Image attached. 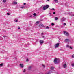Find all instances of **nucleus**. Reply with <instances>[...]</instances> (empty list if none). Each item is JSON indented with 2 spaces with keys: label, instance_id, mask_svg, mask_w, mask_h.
<instances>
[{
  "label": "nucleus",
  "instance_id": "603ef678",
  "mask_svg": "<svg viewBox=\"0 0 74 74\" xmlns=\"http://www.w3.org/2000/svg\"><path fill=\"white\" fill-rule=\"evenodd\" d=\"M60 50H61V51H62V49H60Z\"/></svg>",
  "mask_w": 74,
  "mask_h": 74
},
{
  "label": "nucleus",
  "instance_id": "4c0bfd02",
  "mask_svg": "<svg viewBox=\"0 0 74 74\" xmlns=\"http://www.w3.org/2000/svg\"><path fill=\"white\" fill-rule=\"evenodd\" d=\"M41 34L42 35H43V34H44V33H41Z\"/></svg>",
  "mask_w": 74,
  "mask_h": 74
},
{
  "label": "nucleus",
  "instance_id": "c756f323",
  "mask_svg": "<svg viewBox=\"0 0 74 74\" xmlns=\"http://www.w3.org/2000/svg\"><path fill=\"white\" fill-rule=\"evenodd\" d=\"M7 15H10V13H7Z\"/></svg>",
  "mask_w": 74,
  "mask_h": 74
},
{
  "label": "nucleus",
  "instance_id": "cd10ccee",
  "mask_svg": "<svg viewBox=\"0 0 74 74\" xmlns=\"http://www.w3.org/2000/svg\"><path fill=\"white\" fill-rule=\"evenodd\" d=\"M67 48H69V47H70V46H69V45H67Z\"/></svg>",
  "mask_w": 74,
  "mask_h": 74
},
{
  "label": "nucleus",
  "instance_id": "1a4fd4ad",
  "mask_svg": "<svg viewBox=\"0 0 74 74\" xmlns=\"http://www.w3.org/2000/svg\"><path fill=\"white\" fill-rule=\"evenodd\" d=\"M20 67H21V68H23V67H24V66L23 65V64H20Z\"/></svg>",
  "mask_w": 74,
  "mask_h": 74
},
{
  "label": "nucleus",
  "instance_id": "6ab92c4d",
  "mask_svg": "<svg viewBox=\"0 0 74 74\" xmlns=\"http://www.w3.org/2000/svg\"><path fill=\"white\" fill-rule=\"evenodd\" d=\"M42 67H44V68H45V65H44L43 64L42 65Z\"/></svg>",
  "mask_w": 74,
  "mask_h": 74
},
{
  "label": "nucleus",
  "instance_id": "6e6552de",
  "mask_svg": "<svg viewBox=\"0 0 74 74\" xmlns=\"http://www.w3.org/2000/svg\"><path fill=\"white\" fill-rule=\"evenodd\" d=\"M69 15L71 16H74V14H73V13L71 12L69 13Z\"/></svg>",
  "mask_w": 74,
  "mask_h": 74
},
{
  "label": "nucleus",
  "instance_id": "f3484780",
  "mask_svg": "<svg viewBox=\"0 0 74 74\" xmlns=\"http://www.w3.org/2000/svg\"><path fill=\"white\" fill-rule=\"evenodd\" d=\"M54 69H55V68H54V67H52L51 66V70H54Z\"/></svg>",
  "mask_w": 74,
  "mask_h": 74
},
{
  "label": "nucleus",
  "instance_id": "aec40b11",
  "mask_svg": "<svg viewBox=\"0 0 74 74\" xmlns=\"http://www.w3.org/2000/svg\"><path fill=\"white\" fill-rule=\"evenodd\" d=\"M25 71H26V69H24V70L23 71V73H25Z\"/></svg>",
  "mask_w": 74,
  "mask_h": 74
},
{
  "label": "nucleus",
  "instance_id": "5701e85b",
  "mask_svg": "<svg viewBox=\"0 0 74 74\" xmlns=\"http://www.w3.org/2000/svg\"><path fill=\"white\" fill-rule=\"evenodd\" d=\"M51 25H52V26H54L55 25V24H54V23H52Z\"/></svg>",
  "mask_w": 74,
  "mask_h": 74
},
{
  "label": "nucleus",
  "instance_id": "39448f33",
  "mask_svg": "<svg viewBox=\"0 0 74 74\" xmlns=\"http://www.w3.org/2000/svg\"><path fill=\"white\" fill-rule=\"evenodd\" d=\"M59 46V43H58L57 44L55 45V48H58Z\"/></svg>",
  "mask_w": 74,
  "mask_h": 74
},
{
  "label": "nucleus",
  "instance_id": "9b49d317",
  "mask_svg": "<svg viewBox=\"0 0 74 74\" xmlns=\"http://www.w3.org/2000/svg\"><path fill=\"white\" fill-rule=\"evenodd\" d=\"M63 67H64V68H66L67 67V65L65 64H64Z\"/></svg>",
  "mask_w": 74,
  "mask_h": 74
},
{
  "label": "nucleus",
  "instance_id": "4468645a",
  "mask_svg": "<svg viewBox=\"0 0 74 74\" xmlns=\"http://www.w3.org/2000/svg\"><path fill=\"white\" fill-rule=\"evenodd\" d=\"M31 69H32V67H31V66H30L28 67V70H30Z\"/></svg>",
  "mask_w": 74,
  "mask_h": 74
},
{
  "label": "nucleus",
  "instance_id": "20e7f679",
  "mask_svg": "<svg viewBox=\"0 0 74 74\" xmlns=\"http://www.w3.org/2000/svg\"><path fill=\"white\" fill-rule=\"evenodd\" d=\"M64 33L65 36H69V33L67 31H64Z\"/></svg>",
  "mask_w": 74,
  "mask_h": 74
},
{
  "label": "nucleus",
  "instance_id": "412c9836",
  "mask_svg": "<svg viewBox=\"0 0 74 74\" xmlns=\"http://www.w3.org/2000/svg\"><path fill=\"white\" fill-rule=\"evenodd\" d=\"M3 63L1 64H0V66H3Z\"/></svg>",
  "mask_w": 74,
  "mask_h": 74
},
{
  "label": "nucleus",
  "instance_id": "393cba45",
  "mask_svg": "<svg viewBox=\"0 0 74 74\" xmlns=\"http://www.w3.org/2000/svg\"><path fill=\"white\" fill-rule=\"evenodd\" d=\"M66 25V23H64V26H65Z\"/></svg>",
  "mask_w": 74,
  "mask_h": 74
},
{
  "label": "nucleus",
  "instance_id": "423d86ee",
  "mask_svg": "<svg viewBox=\"0 0 74 74\" xmlns=\"http://www.w3.org/2000/svg\"><path fill=\"white\" fill-rule=\"evenodd\" d=\"M44 42V40H40L39 41V42L41 45H42V44Z\"/></svg>",
  "mask_w": 74,
  "mask_h": 74
},
{
  "label": "nucleus",
  "instance_id": "a19ab883",
  "mask_svg": "<svg viewBox=\"0 0 74 74\" xmlns=\"http://www.w3.org/2000/svg\"><path fill=\"white\" fill-rule=\"evenodd\" d=\"M18 29H20V27H18Z\"/></svg>",
  "mask_w": 74,
  "mask_h": 74
},
{
  "label": "nucleus",
  "instance_id": "37998d69",
  "mask_svg": "<svg viewBox=\"0 0 74 74\" xmlns=\"http://www.w3.org/2000/svg\"><path fill=\"white\" fill-rule=\"evenodd\" d=\"M55 19H58V17H56Z\"/></svg>",
  "mask_w": 74,
  "mask_h": 74
},
{
  "label": "nucleus",
  "instance_id": "72a5a7b5",
  "mask_svg": "<svg viewBox=\"0 0 74 74\" xmlns=\"http://www.w3.org/2000/svg\"><path fill=\"white\" fill-rule=\"evenodd\" d=\"M70 49H72V47L71 46H70Z\"/></svg>",
  "mask_w": 74,
  "mask_h": 74
},
{
  "label": "nucleus",
  "instance_id": "c9c22d12",
  "mask_svg": "<svg viewBox=\"0 0 74 74\" xmlns=\"http://www.w3.org/2000/svg\"><path fill=\"white\" fill-rule=\"evenodd\" d=\"M26 61H27V62H28V61H29V60L27 59Z\"/></svg>",
  "mask_w": 74,
  "mask_h": 74
},
{
  "label": "nucleus",
  "instance_id": "f704fd0d",
  "mask_svg": "<svg viewBox=\"0 0 74 74\" xmlns=\"http://www.w3.org/2000/svg\"><path fill=\"white\" fill-rule=\"evenodd\" d=\"M51 10H55V9L54 8H52V9H51Z\"/></svg>",
  "mask_w": 74,
  "mask_h": 74
},
{
  "label": "nucleus",
  "instance_id": "a18cd8bd",
  "mask_svg": "<svg viewBox=\"0 0 74 74\" xmlns=\"http://www.w3.org/2000/svg\"><path fill=\"white\" fill-rule=\"evenodd\" d=\"M5 37H6V36H3V37H4V38Z\"/></svg>",
  "mask_w": 74,
  "mask_h": 74
},
{
  "label": "nucleus",
  "instance_id": "2f4dec72",
  "mask_svg": "<svg viewBox=\"0 0 74 74\" xmlns=\"http://www.w3.org/2000/svg\"><path fill=\"white\" fill-rule=\"evenodd\" d=\"M43 21V20L42 19H40V21Z\"/></svg>",
  "mask_w": 74,
  "mask_h": 74
},
{
  "label": "nucleus",
  "instance_id": "f257e3e1",
  "mask_svg": "<svg viewBox=\"0 0 74 74\" xmlns=\"http://www.w3.org/2000/svg\"><path fill=\"white\" fill-rule=\"evenodd\" d=\"M60 62V60L59 59H58L57 58H55L54 59V62L55 64H58V63H59V62Z\"/></svg>",
  "mask_w": 74,
  "mask_h": 74
},
{
  "label": "nucleus",
  "instance_id": "ddd939ff",
  "mask_svg": "<svg viewBox=\"0 0 74 74\" xmlns=\"http://www.w3.org/2000/svg\"><path fill=\"white\" fill-rule=\"evenodd\" d=\"M64 21H65V19H62L61 20V21L62 22H64Z\"/></svg>",
  "mask_w": 74,
  "mask_h": 74
},
{
  "label": "nucleus",
  "instance_id": "09e8293b",
  "mask_svg": "<svg viewBox=\"0 0 74 74\" xmlns=\"http://www.w3.org/2000/svg\"><path fill=\"white\" fill-rule=\"evenodd\" d=\"M15 59L16 60V59H17V58H15Z\"/></svg>",
  "mask_w": 74,
  "mask_h": 74
},
{
  "label": "nucleus",
  "instance_id": "a878e982",
  "mask_svg": "<svg viewBox=\"0 0 74 74\" xmlns=\"http://www.w3.org/2000/svg\"><path fill=\"white\" fill-rule=\"evenodd\" d=\"M6 0H3V1L4 2H6Z\"/></svg>",
  "mask_w": 74,
  "mask_h": 74
},
{
  "label": "nucleus",
  "instance_id": "7c9ffc66",
  "mask_svg": "<svg viewBox=\"0 0 74 74\" xmlns=\"http://www.w3.org/2000/svg\"><path fill=\"white\" fill-rule=\"evenodd\" d=\"M72 58H74V54L72 56Z\"/></svg>",
  "mask_w": 74,
  "mask_h": 74
},
{
  "label": "nucleus",
  "instance_id": "49530a36",
  "mask_svg": "<svg viewBox=\"0 0 74 74\" xmlns=\"http://www.w3.org/2000/svg\"><path fill=\"white\" fill-rule=\"evenodd\" d=\"M53 14H55L56 13L55 12H53Z\"/></svg>",
  "mask_w": 74,
  "mask_h": 74
},
{
  "label": "nucleus",
  "instance_id": "2eb2a0df",
  "mask_svg": "<svg viewBox=\"0 0 74 74\" xmlns=\"http://www.w3.org/2000/svg\"><path fill=\"white\" fill-rule=\"evenodd\" d=\"M52 73V71H49V72L47 73V74H50L51 73Z\"/></svg>",
  "mask_w": 74,
  "mask_h": 74
},
{
  "label": "nucleus",
  "instance_id": "a211bd4d",
  "mask_svg": "<svg viewBox=\"0 0 74 74\" xmlns=\"http://www.w3.org/2000/svg\"><path fill=\"white\" fill-rule=\"evenodd\" d=\"M45 29H49V27L48 26H47L45 27Z\"/></svg>",
  "mask_w": 74,
  "mask_h": 74
},
{
  "label": "nucleus",
  "instance_id": "7ed1b4c3",
  "mask_svg": "<svg viewBox=\"0 0 74 74\" xmlns=\"http://www.w3.org/2000/svg\"><path fill=\"white\" fill-rule=\"evenodd\" d=\"M49 7V5H46L44 6L43 7V9L44 10H47V9H48V8Z\"/></svg>",
  "mask_w": 74,
  "mask_h": 74
},
{
  "label": "nucleus",
  "instance_id": "c85d7f7f",
  "mask_svg": "<svg viewBox=\"0 0 74 74\" xmlns=\"http://www.w3.org/2000/svg\"><path fill=\"white\" fill-rule=\"evenodd\" d=\"M71 66L72 67H74V64H72Z\"/></svg>",
  "mask_w": 74,
  "mask_h": 74
},
{
  "label": "nucleus",
  "instance_id": "473e14b6",
  "mask_svg": "<svg viewBox=\"0 0 74 74\" xmlns=\"http://www.w3.org/2000/svg\"><path fill=\"white\" fill-rule=\"evenodd\" d=\"M43 16H40V18H43Z\"/></svg>",
  "mask_w": 74,
  "mask_h": 74
},
{
  "label": "nucleus",
  "instance_id": "dca6fc26",
  "mask_svg": "<svg viewBox=\"0 0 74 74\" xmlns=\"http://www.w3.org/2000/svg\"><path fill=\"white\" fill-rule=\"evenodd\" d=\"M33 15H34V16H37V15H36V14L35 13H34V14H33Z\"/></svg>",
  "mask_w": 74,
  "mask_h": 74
},
{
  "label": "nucleus",
  "instance_id": "de8ad7c7",
  "mask_svg": "<svg viewBox=\"0 0 74 74\" xmlns=\"http://www.w3.org/2000/svg\"><path fill=\"white\" fill-rule=\"evenodd\" d=\"M25 46L26 47H27V46H26V45H25Z\"/></svg>",
  "mask_w": 74,
  "mask_h": 74
},
{
  "label": "nucleus",
  "instance_id": "e433bc0d",
  "mask_svg": "<svg viewBox=\"0 0 74 74\" xmlns=\"http://www.w3.org/2000/svg\"><path fill=\"white\" fill-rule=\"evenodd\" d=\"M30 17L31 18H32V15H31L30 16Z\"/></svg>",
  "mask_w": 74,
  "mask_h": 74
},
{
  "label": "nucleus",
  "instance_id": "8fccbe9b",
  "mask_svg": "<svg viewBox=\"0 0 74 74\" xmlns=\"http://www.w3.org/2000/svg\"><path fill=\"white\" fill-rule=\"evenodd\" d=\"M42 38H44V36H42Z\"/></svg>",
  "mask_w": 74,
  "mask_h": 74
},
{
  "label": "nucleus",
  "instance_id": "ea45409f",
  "mask_svg": "<svg viewBox=\"0 0 74 74\" xmlns=\"http://www.w3.org/2000/svg\"><path fill=\"white\" fill-rule=\"evenodd\" d=\"M58 19H55V21H57L58 20Z\"/></svg>",
  "mask_w": 74,
  "mask_h": 74
},
{
  "label": "nucleus",
  "instance_id": "bb28decb",
  "mask_svg": "<svg viewBox=\"0 0 74 74\" xmlns=\"http://www.w3.org/2000/svg\"><path fill=\"white\" fill-rule=\"evenodd\" d=\"M54 1L56 2H58V0H54Z\"/></svg>",
  "mask_w": 74,
  "mask_h": 74
},
{
  "label": "nucleus",
  "instance_id": "3c124183",
  "mask_svg": "<svg viewBox=\"0 0 74 74\" xmlns=\"http://www.w3.org/2000/svg\"><path fill=\"white\" fill-rule=\"evenodd\" d=\"M47 0V1H49V0Z\"/></svg>",
  "mask_w": 74,
  "mask_h": 74
},
{
  "label": "nucleus",
  "instance_id": "b1692460",
  "mask_svg": "<svg viewBox=\"0 0 74 74\" xmlns=\"http://www.w3.org/2000/svg\"><path fill=\"white\" fill-rule=\"evenodd\" d=\"M14 21H15V22H18V20H17L16 19L14 20Z\"/></svg>",
  "mask_w": 74,
  "mask_h": 74
},
{
  "label": "nucleus",
  "instance_id": "f8f14e48",
  "mask_svg": "<svg viewBox=\"0 0 74 74\" xmlns=\"http://www.w3.org/2000/svg\"><path fill=\"white\" fill-rule=\"evenodd\" d=\"M17 2H14L12 3V4H17Z\"/></svg>",
  "mask_w": 74,
  "mask_h": 74
},
{
  "label": "nucleus",
  "instance_id": "c03bdc74",
  "mask_svg": "<svg viewBox=\"0 0 74 74\" xmlns=\"http://www.w3.org/2000/svg\"><path fill=\"white\" fill-rule=\"evenodd\" d=\"M4 32H6V30H4L3 31Z\"/></svg>",
  "mask_w": 74,
  "mask_h": 74
},
{
  "label": "nucleus",
  "instance_id": "79ce46f5",
  "mask_svg": "<svg viewBox=\"0 0 74 74\" xmlns=\"http://www.w3.org/2000/svg\"><path fill=\"white\" fill-rule=\"evenodd\" d=\"M24 5H26V3H24L23 4Z\"/></svg>",
  "mask_w": 74,
  "mask_h": 74
},
{
  "label": "nucleus",
  "instance_id": "0eeeda50",
  "mask_svg": "<svg viewBox=\"0 0 74 74\" xmlns=\"http://www.w3.org/2000/svg\"><path fill=\"white\" fill-rule=\"evenodd\" d=\"M40 27H42L44 26V25L42 24H41L39 25Z\"/></svg>",
  "mask_w": 74,
  "mask_h": 74
},
{
  "label": "nucleus",
  "instance_id": "f03ea898",
  "mask_svg": "<svg viewBox=\"0 0 74 74\" xmlns=\"http://www.w3.org/2000/svg\"><path fill=\"white\" fill-rule=\"evenodd\" d=\"M64 42L66 43H68V44H69L70 42V39H65L64 40Z\"/></svg>",
  "mask_w": 74,
  "mask_h": 74
},
{
  "label": "nucleus",
  "instance_id": "9d476101",
  "mask_svg": "<svg viewBox=\"0 0 74 74\" xmlns=\"http://www.w3.org/2000/svg\"><path fill=\"white\" fill-rule=\"evenodd\" d=\"M40 21H37L36 23V25H38V24H39V23H40Z\"/></svg>",
  "mask_w": 74,
  "mask_h": 74
},
{
  "label": "nucleus",
  "instance_id": "58836bf2",
  "mask_svg": "<svg viewBox=\"0 0 74 74\" xmlns=\"http://www.w3.org/2000/svg\"><path fill=\"white\" fill-rule=\"evenodd\" d=\"M49 14L50 15V16H51V13H49Z\"/></svg>",
  "mask_w": 74,
  "mask_h": 74
},
{
  "label": "nucleus",
  "instance_id": "864d4df0",
  "mask_svg": "<svg viewBox=\"0 0 74 74\" xmlns=\"http://www.w3.org/2000/svg\"><path fill=\"white\" fill-rule=\"evenodd\" d=\"M63 19H64V18H63Z\"/></svg>",
  "mask_w": 74,
  "mask_h": 74
},
{
  "label": "nucleus",
  "instance_id": "4be33fe9",
  "mask_svg": "<svg viewBox=\"0 0 74 74\" xmlns=\"http://www.w3.org/2000/svg\"><path fill=\"white\" fill-rule=\"evenodd\" d=\"M21 8H25V6H23L22 7H21Z\"/></svg>",
  "mask_w": 74,
  "mask_h": 74
}]
</instances>
